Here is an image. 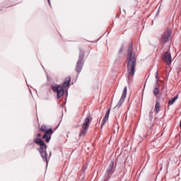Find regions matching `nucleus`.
<instances>
[{"instance_id": "a211bd4d", "label": "nucleus", "mask_w": 181, "mask_h": 181, "mask_svg": "<svg viewBox=\"0 0 181 181\" xmlns=\"http://www.w3.org/2000/svg\"><path fill=\"white\" fill-rule=\"evenodd\" d=\"M121 50H122V49H120V50L119 51V53H121Z\"/></svg>"}, {"instance_id": "1a4fd4ad", "label": "nucleus", "mask_w": 181, "mask_h": 181, "mask_svg": "<svg viewBox=\"0 0 181 181\" xmlns=\"http://www.w3.org/2000/svg\"><path fill=\"white\" fill-rule=\"evenodd\" d=\"M127 90H128V88L127 86H124L122 97H121L120 100H119L118 103L117 104V105L115 107V108H117V109L120 108L121 105H122V104H124V102L125 101V98H127Z\"/></svg>"}, {"instance_id": "6e6552de", "label": "nucleus", "mask_w": 181, "mask_h": 181, "mask_svg": "<svg viewBox=\"0 0 181 181\" xmlns=\"http://www.w3.org/2000/svg\"><path fill=\"white\" fill-rule=\"evenodd\" d=\"M172 37V31L170 28H167V30L163 34L160 38L161 43H168Z\"/></svg>"}, {"instance_id": "f257e3e1", "label": "nucleus", "mask_w": 181, "mask_h": 181, "mask_svg": "<svg viewBox=\"0 0 181 181\" xmlns=\"http://www.w3.org/2000/svg\"><path fill=\"white\" fill-rule=\"evenodd\" d=\"M129 48L127 50V73L128 79L127 83L135 76V67H136V54L134 52V45L132 42L129 43Z\"/></svg>"}, {"instance_id": "4468645a", "label": "nucleus", "mask_w": 181, "mask_h": 181, "mask_svg": "<svg viewBox=\"0 0 181 181\" xmlns=\"http://www.w3.org/2000/svg\"><path fill=\"white\" fill-rule=\"evenodd\" d=\"M159 111H160V104L158 102H156L155 106L156 114H159Z\"/></svg>"}, {"instance_id": "9d476101", "label": "nucleus", "mask_w": 181, "mask_h": 181, "mask_svg": "<svg viewBox=\"0 0 181 181\" xmlns=\"http://www.w3.org/2000/svg\"><path fill=\"white\" fill-rule=\"evenodd\" d=\"M163 61L165 62L168 64V66H170V64H172V54L169 52H165L163 54Z\"/></svg>"}, {"instance_id": "9b49d317", "label": "nucleus", "mask_w": 181, "mask_h": 181, "mask_svg": "<svg viewBox=\"0 0 181 181\" xmlns=\"http://www.w3.org/2000/svg\"><path fill=\"white\" fill-rule=\"evenodd\" d=\"M156 86L154 88L153 93L154 95H158L159 94V75L158 72L156 73Z\"/></svg>"}, {"instance_id": "ddd939ff", "label": "nucleus", "mask_w": 181, "mask_h": 181, "mask_svg": "<svg viewBox=\"0 0 181 181\" xmlns=\"http://www.w3.org/2000/svg\"><path fill=\"white\" fill-rule=\"evenodd\" d=\"M177 98H179V95H176L173 99L170 100L168 101V105H173V104H175V103H176V100H177Z\"/></svg>"}, {"instance_id": "f03ea898", "label": "nucleus", "mask_w": 181, "mask_h": 181, "mask_svg": "<svg viewBox=\"0 0 181 181\" xmlns=\"http://www.w3.org/2000/svg\"><path fill=\"white\" fill-rule=\"evenodd\" d=\"M34 144H36L37 145L40 146V148H37V151H39V153L44 162L49 163V160H47V151L46 149H47V146L46 144H45V141L40 138H36L33 141Z\"/></svg>"}, {"instance_id": "423d86ee", "label": "nucleus", "mask_w": 181, "mask_h": 181, "mask_svg": "<svg viewBox=\"0 0 181 181\" xmlns=\"http://www.w3.org/2000/svg\"><path fill=\"white\" fill-rule=\"evenodd\" d=\"M40 131L42 132H45V134L42 136V139H45V142L49 144L50 142V139H52V135L53 134V129L52 128L47 130L46 125H42L40 128Z\"/></svg>"}, {"instance_id": "f8f14e48", "label": "nucleus", "mask_w": 181, "mask_h": 181, "mask_svg": "<svg viewBox=\"0 0 181 181\" xmlns=\"http://www.w3.org/2000/svg\"><path fill=\"white\" fill-rule=\"evenodd\" d=\"M111 111V109H108L107 112L105 115V117L103 119L102 121V124H101V128H103V127H104L105 125V124L107 123V121H108V118L110 117V112Z\"/></svg>"}, {"instance_id": "0eeeda50", "label": "nucleus", "mask_w": 181, "mask_h": 181, "mask_svg": "<svg viewBox=\"0 0 181 181\" xmlns=\"http://www.w3.org/2000/svg\"><path fill=\"white\" fill-rule=\"evenodd\" d=\"M113 170H114V161L111 160L106 169L105 176H104V181L110 180V179H111V177L114 173Z\"/></svg>"}, {"instance_id": "2eb2a0df", "label": "nucleus", "mask_w": 181, "mask_h": 181, "mask_svg": "<svg viewBox=\"0 0 181 181\" xmlns=\"http://www.w3.org/2000/svg\"><path fill=\"white\" fill-rule=\"evenodd\" d=\"M37 136L38 138H40V136H42V134H40V133H38V134H37Z\"/></svg>"}, {"instance_id": "dca6fc26", "label": "nucleus", "mask_w": 181, "mask_h": 181, "mask_svg": "<svg viewBox=\"0 0 181 181\" xmlns=\"http://www.w3.org/2000/svg\"><path fill=\"white\" fill-rule=\"evenodd\" d=\"M49 5L50 6V0H47Z\"/></svg>"}, {"instance_id": "39448f33", "label": "nucleus", "mask_w": 181, "mask_h": 181, "mask_svg": "<svg viewBox=\"0 0 181 181\" xmlns=\"http://www.w3.org/2000/svg\"><path fill=\"white\" fill-rule=\"evenodd\" d=\"M91 119H93V117H90V115H87L82 124V129L80 131L79 136H85V135H87V131H88V127H90Z\"/></svg>"}, {"instance_id": "20e7f679", "label": "nucleus", "mask_w": 181, "mask_h": 181, "mask_svg": "<svg viewBox=\"0 0 181 181\" xmlns=\"http://www.w3.org/2000/svg\"><path fill=\"white\" fill-rule=\"evenodd\" d=\"M84 66V50L81 49H79V56L78 62H76V66L75 70L76 73L80 74L81 73V70H83V66Z\"/></svg>"}, {"instance_id": "7ed1b4c3", "label": "nucleus", "mask_w": 181, "mask_h": 181, "mask_svg": "<svg viewBox=\"0 0 181 181\" xmlns=\"http://www.w3.org/2000/svg\"><path fill=\"white\" fill-rule=\"evenodd\" d=\"M71 81V78L68 77L65 78V81L64 82L62 86H54V85L52 86V91H54V93H57V100L62 98V97L64 95V88L70 86Z\"/></svg>"}, {"instance_id": "f3484780", "label": "nucleus", "mask_w": 181, "mask_h": 181, "mask_svg": "<svg viewBox=\"0 0 181 181\" xmlns=\"http://www.w3.org/2000/svg\"><path fill=\"white\" fill-rule=\"evenodd\" d=\"M52 156V151L49 152V157Z\"/></svg>"}]
</instances>
